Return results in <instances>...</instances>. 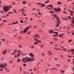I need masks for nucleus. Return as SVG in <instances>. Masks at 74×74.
Segmentation results:
<instances>
[{
  "label": "nucleus",
  "instance_id": "obj_64",
  "mask_svg": "<svg viewBox=\"0 0 74 74\" xmlns=\"http://www.w3.org/2000/svg\"><path fill=\"white\" fill-rule=\"evenodd\" d=\"M53 43V42H50V44H52Z\"/></svg>",
  "mask_w": 74,
  "mask_h": 74
},
{
  "label": "nucleus",
  "instance_id": "obj_39",
  "mask_svg": "<svg viewBox=\"0 0 74 74\" xmlns=\"http://www.w3.org/2000/svg\"><path fill=\"white\" fill-rule=\"evenodd\" d=\"M72 41V40L71 39L68 41V42H71V41Z\"/></svg>",
  "mask_w": 74,
  "mask_h": 74
},
{
  "label": "nucleus",
  "instance_id": "obj_40",
  "mask_svg": "<svg viewBox=\"0 0 74 74\" xmlns=\"http://www.w3.org/2000/svg\"><path fill=\"white\" fill-rule=\"evenodd\" d=\"M13 51L14 52H17V50H13Z\"/></svg>",
  "mask_w": 74,
  "mask_h": 74
},
{
  "label": "nucleus",
  "instance_id": "obj_46",
  "mask_svg": "<svg viewBox=\"0 0 74 74\" xmlns=\"http://www.w3.org/2000/svg\"><path fill=\"white\" fill-rule=\"evenodd\" d=\"M0 13L1 14H3V13H4V12H3V11L2 10H1V12H0Z\"/></svg>",
  "mask_w": 74,
  "mask_h": 74
},
{
  "label": "nucleus",
  "instance_id": "obj_15",
  "mask_svg": "<svg viewBox=\"0 0 74 74\" xmlns=\"http://www.w3.org/2000/svg\"><path fill=\"white\" fill-rule=\"evenodd\" d=\"M25 11V9L23 8L22 10H21V11L22 12V13H23V12H24Z\"/></svg>",
  "mask_w": 74,
  "mask_h": 74
},
{
  "label": "nucleus",
  "instance_id": "obj_58",
  "mask_svg": "<svg viewBox=\"0 0 74 74\" xmlns=\"http://www.w3.org/2000/svg\"><path fill=\"white\" fill-rule=\"evenodd\" d=\"M70 60H70V59H69L67 60V62H70Z\"/></svg>",
  "mask_w": 74,
  "mask_h": 74
},
{
  "label": "nucleus",
  "instance_id": "obj_22",
  "mask_svg": "<svg viewBox=\"0 0 74 74\" xmlns=\"http://www.w3.org/2000/svg\"><path fill=\"white\" fill-rule=\"evenodd\" d=\"M41 6L42 7H44L45 6V4H42Z\"/></svg>",
  "mask_w": 74,
  "mask_h": 74
},
{
  "label": "nucleus",
  "instance_id": "obj_52",
  "mask_svg": "<svg viewBox=\"0 0 74 74\" xmlns=\"http://www.w3.org/2000/svg\"><path fill=\"white\" fill-rule=\"evenodd\" d=\"M70 13H71L72 14V13H73L74 12L72 10H71L70 12Z\"/></svg>",
  "mask_w": 74,
  "mask_h": 74
},
{
  "label": "nucleus",
  "instance_id": "obj_49",
  "mask_svg": "<svg viewBox=\"0 0 74 74\" xmlns=\"http://www.w3.org/2000/svg\"><path fill=\"white\" fill-rule=\"evenodd\" d=\"M59 36L60 37H63V36L61 34H59Z\"/></svg>",
  "mask_w": 74,
  "mask_h": 74
},
{
  "label": "nucleus",
  "instance_id": "obj_20",
  "mask_svg": "<svg viewBox=\"0 0 74 74\" xmlns=\"http://www.w3.org/2000/svg\"><path fill=\"white\" fill-rule=\"evenodd\" d=\"M71 27H73L74 26V23H72L71 24Z\"/></svg>",
  "mask_w": 74,
  "mask_h": 74
},
{
  "label": "nucleus",
  "instance_id": "obj_56",
  "mask_svg": "<svg viewBox=\"0 0 74 74\" xmlns=\"http://www.w3.org/2000/svg\"><path fill=\"white\" fill-rule=\"evenodd\" d=\"M46 8H47V9H48V10H49V9H50V8H49V7H48V6H47Z\"/></svg>",
  "mask_w": 74,
  "mask_h": 74
},
{
  "label": "nucleus",
  "instance_id": "obj_50",
  "mask_svg": "<svg viewBox=\"0 0 74 74\" xmlns=\"http://www.w3.org/2000/svg\"><path fill=\"white\" fill-rule=\"evenodd\" d=\"M38 14H39V15H42V14L40 12H38Z\"/></svg>",
  "mask_w": 74,
  "mask_h": 74
},
{
  "label": "nucleus",
  "instance_id": "obj_7",
  "mask_svg": "<svg viewBox=\"0 0 74 74\" xmlns=\"http://www.w3.org/2000/svg\"><path fill=\"white\" fill-rule=\"evenodd\" d=\"M34 37H37V38H39L40 37V36L38 34H36V35L34 36Z\"/></svg>",
  "mask_w": 74,
  "mask_h": 74
},
{
  "label": "nucleus",
  "instance_id": "obj_55",
  "mask_svg": "<svg viewBox=\"0 0 74 74\" xmlns=\"http://www.w3.org/2000/svg\"><path fill=\"white\" fill-rule=\"evenodd\" d=\"M37 4H38V5H40V4H41L40 3H38V2H37Z\"/></svg>",
  "mask_w": 74,
  "mask_h": 74
},
{
  "label": "nucleus",
  "instance_id": "obj_54",
  "mask_svg": "<svg viewBox=\"0 0 74 74\" xmlns=\"http://www.w3.org/2000/svg\"><path fill=\"white\" fill-rule=\"evenodd\" d=\"M30 33H31V32H29L27 33V34H30Z\"/></svg>",
  "mask_w": 74,
  "mask_h": 74
},
{
  "label": "nucleus",
  "instance_id": "obj_18",
  "mask_svg": "<svg viewBox=\"0 0 74 74\" xmlns=\"http://www.w3.org/2000/svg\"><path fill=\"white\" fill-rule=\"evenodd\" d=\"M26 3V1H23V4H25Z\"/></svg>",
  "mask_w": 74,
  "mask_h": 74
},
{
  "label": "nucleus",
  "instance_id": "obj_63",
  "mask_svg": "<svg viewBox=\"0 0 74 74\" xmlns=\"http://www.w3.org/2000/svg\"><path fill=\"white\" fill-rule=\"evenodd\" d=\"M15 23L16 24V23H18V21H16V22H15Z\"/></svg>",
  "mask_w": 74,
  "mask_h": 74
},
{
  "label": "nucleus",
  "instance_id": "obj_57",
  "mask_svg": "<svg viewBox=\"0 0 74 74\" xmlns=\"http://www.w3.org/2000/svg\"><path fill=\"white\" fill-rule=\"evenodd\" d=\"M25 56V55H26V54H25V53H24V54H23L22 55V56Z\"/></svg>",
  "mask_w": 74,
  "mask_h": 74
},
{
  "label": "nucleus",
  "instance_id": "obj_42",
  "mask_svg": "<svg viewBox=\"0 0 74 74\" xmlns=\"http://www.w3.org/2000/svg\"><path fill=\"white\" fill-rule=\"evenodd\" d=\"M18 53H21V50L18 51Z\"/></svg>",
  "mask_w": 74,
  "mask_h": 74
},
{
  "label": "nucleus",
  "instance_id": "obj_45",
  "mask_svg": "<svg viewBox=\"0 0 74 74\" xmlns=\"http://www.w3.org/2000/svg\"><path fill=\"white\" fill-rule=\"evenodd\" d=\"M13 11H14V13H17V12H16V11H15V10L14 9Z\"/></svg>",
  "mask_w": 74,
  "mask_h": 74
},
{
  "label": "nucleus",
  "instance_id": "obj_53",
  "mask_svg": "<svg viewBox=\"0 0 74 74\" xmlns=\"http://www.w3.org/2000/svg\"><path fill=\"white\" fill-rule=\"evenodd\" d=\"M20 71H22V68H21V67H20Z\"/></svg>",
  "mask_w": 74,
  "mask_h": 74
},
{
  "label": "nucleus",
  "instance_id": "obj_38",
  "mask_svg": "<svg viewBox=\"0 0 74 74\" xmlns=\"http://www.w3.org/2000/svg\"><path fill=\"white\" fill-rule=\"evenodd\" d=\"M34 71H35V72H36V71H37V70L35 68H34Z\"/></svg>",
  "mask_w": 74,
  "mask_h": 74
},
{
  "label": "nucleus",
  "instance_id": "obj_4",
  "mask_svg": "<svg viewBox=\"0 0 74 74\" xmlns=\"http://www.w3.org/2000/svg\"><path fill=\"white\" fill-rule=\"evenodd\" d=\"M3 11L5 12H8L9 10V8H8V7L7 6H5L3 8Z\"/></svg>",
  "mask_w": 74,
  "mask_h": 74
},
{
  "label": "nucleus",
  "instance_id": "obj_36",
  "mask_svg": "<svg viewBox=\"0 0 74 74\" xmlns=\"http://www.w3.org/2000/svg\"><path fill=\"white\" fill-rule=\"evenodd\" d=\"M56 65L57 66H58V67H59V66H60V65L59 64H56Z\"/></svg>",
  "mask_w": 74,
  "mask_h": 74
},
{
  "label": "nucleus",
  "instance_id": "obj_9",
  "mask_svg": "<svg viewBox=\"0 0 74 74\" xmlns=\"http://www.w3.org/2000/svg\"><path fill=\"white\" fill-rule=\"evenodd\" d=\"M29 55L30 56H31V57H34V55H33V53H30L29 54Z\"/></svg>",
  "mask_w": 74,
  "mask_h": 74
},
{
  "label": "nucleus",
  "instance_id": "obj_26",
  "mask_svg": "<svg viewBox=\"0 0 74 74\" xmlns=\"http://www.w3.org/2000/svg\"><path fill=\"white\" fill-rule=\"evenodd\" d=\"M2 41H5V38H3L2 39H1Z\"/></svg>",
  "mask_w": 74,
  "mask_h": 74
},
{
  "label": "nucleus",
  "instance_id": "obj_59",
  "mask_svg": "<svg viewBox=\"0 0 74 74\" xmlns=\"http://www.w3.org/2000/svg\"><path fill=\"white\" fill-rule=\"evenodd\" d=\"M20 61H21V60L19 59H18L17 60V62H20Z\"/></svg>",
  "mask_w": 74,
  "mask_h": 74
},
{
  "label": "nucleus",
  "instance_id": "obj_16",
  "mask_svg": "<svg viewBox=\"0 0 74 74\" xmlns=\"http://www.w3.org/2000/svg\"><path fill=\"white\" fill-rule=\"evenodd\" d=\"M57 4H62V3L58 1L57 2Z\"/></svg>",
  "mask_w": 74,
  "mask_h": 74
},
{
  "label": "nucleus",
  "instance_id": "obj_13",
  "mask_svg": "<svg viewBox=\"0 0 74 74\" xmlns=\"http://www.w3.org/2000/svg\"><path fill=\"white\" fill-rule=\"evenodd\" d=\"M53 69L55 70H57V68H53L51 69V70H53Z\"/></svg>",
  "mask_w": 74,
  "mask_h": 74
},
{
  "label": "nucleus",
  "instance_id": "obj_25",
  "mask_svg": "<svg viewBox=\"0 0 74 74\" xmlns=\"http://www.w3.org/2000/svg\"><path fill=\"white\" fill-rule=\"evenodd\" d=\"M53 17H55V18H56V17H57V15L56 14H54L53 15Z\"/></svg>",
  "mask_w": 74,
  "mask_h": 74
},
{
  "label": "nucleus",
  "instance_id": "obj_11",
  "mask_svg": "<svg viewBox=\"0 0 74 74\" xmlns=\"http://www.w3.org/2000/svg\"><path fill=\"white\" fill-rule=\"evenodd\" d=\"M18 38L19 40H22V38H21V37L20 36H19L18 37Z\"/></svg>",
  "mask_w": 74,
  "mask_h": 74
},
{
  "label": "nucleus",
  "instance_id": "obj_19",
  "mask_svg": "<svg viewBox=\"0 0 74 74\" xmlns=\"http://www.w3.org/2000/svg\"><path fill=\"white\" fill-rule=\"evenodd\" d=\"M8 8L10 10V8H12V6L10 5L9 6H8Z\"/></svg>",
  "mask_w": 74,
  "mask_h": 74
},
{
  "label": "nucleus",
  "instance_id": "obj_5",
  "mask_svg": "<svg viewBox=\"0 0 74 74\" xmlns=\"http://www.w3.org/2000/svg\"><path fill=\"white\" fill-rule=\"evenodd\" d=\"M29 27H27L26 28H25L24 30L23 31V33H25V32H27V30L29 28Z\"/></svg>",
  "mask_w": 74,
  "mask_h": 74
},
{
  "label": "nucleus",
  "instance_id": "obj_17",
  "mask_svg": "<svg viewBox=\"0 0 74 74\" xmlns=\"http://www.w3.org/2000/svg\"><path fill=\"white\" fill-rule=\"evenodd\" d=\"M53 33H54V34H55L56 35H58V32H53Z\"/></svg>",
  "mask_w": 74,
  "mask_h": 74
},
{
  "label": "nucleus",
  "instance_id": "obj_30",
  "mask_svg": "<svg viewBox=\"0 0 74 74\" xmlns=\"http://www.w3.org/2000/svg\"><path fill=\"white\" fill-rule=\"evenodd\" d=\"M66 12V10H65L63 12L64 14H67V12Z\"/></svg>",
  "mask_w": 74,
  "mask_h": 74
},
{
  "label": "nucleus",
  "instance_id": "obj_2",
  "mask_svg": "<svg viewBox=\"0 0 74 74\" xmlns=\"http://www.w3.org/2000/svg\"><path fill=\"white\" fill-rule=\"evenodd\" d=\"M56 19L57 21L56 27H58V26H59V23H60V19H59V17H57L56 18Z\"/></svg>",
  "mask_w": 74,
  "mask_h": 74
},
{
  "label": "nucleus",
  "instance_id": "obj_8",
  "mask_svg": "<svg viewBox=\"0 0 74 74\" xmlns=\"http://www.w3.org/2000/svg\"><path fill=\"white\" fill-rule=\"evenodd\" d=\"M49 34H52L53 33V30L52 29L50 30V31L49 32Z\"/></svg>",
  "mask_w": 74,
  "mask_h": 74
},
{
  "label": "nucleus",
  "instance_id": "obj_6",
  "mask_svg": "<svg viewBox=\"0 0 74 74\" xmlns=\"http://www.w3.org/2000/svg\"><path fill=\"white\" fill-rule=\"evenodd\" d=\"M7 50H4V51L3 52V55H5V53H7Z\"/></svg>",
  "mask_w": 74,
  "mask_h": 74
},
{
  "label": "nucleus",
  "instance_id": "obj_24",
  "mask_svg": "<svg viewBox=\"0 0 74 74\" xmlns=\"http://www.w3.org/2000/svg\"><path fill=\"white\" fill-rule=\"evenodd\" d=\"M54 12L53 11H52L50 12V14H53Z\"/></svg>",
  "mask_w": 74,
  "mask_h": 74
},
{
  "label": "nucleus",
  "instance_id": "obj_62",
  "mask_svg": "<svg viewBox=\"0 0 74 74\" xmlns=\"http://www.w3.org/2000/svg\"><path fill=\"white\" fill-rule=\"evenodd\" d=\"M15 53L13 52V53H12V55H14V54H15Z\"/></svg>",
  "mask_w": 74,
  "mask_h": 74
},
{
  "label": "nucleus",
  "instance_id": "obj_27",
  "mask_svg": "<svg viewBox=\"0 0 74 74\" xmlns=\"http://www.w3.org/2000/svg\"><path fill=\"white\" fill-rule=\"evenodd\" d=\"M72 22H71V23H74V19L73 20V18H72Z\"/></svg>",
  "mask_w": 74,
  "mask_h": 74
},
{
  "label": "nucleus",
  "instance_id": "obj_10",
  "mask_svg": "<svg viewBox=\"0 0 74 74\" xmlns=\"http://www.w3.org/2000/svg\"><path fill=\"white\" fill-rule=\"evenodd\" d=\"M0 67L1 68H2V69H3V68L4 67V65L3 64H1L0 65Z\"/></svg>",
  "mask_w": 74,
  "mask_h": 74
},
{
  "label": "nucleus",
  "instance_id": "obj_60",
  "mask_svg": "<svg viewBox=\"0 0 74 74\" xmlns=\"http://www.w3.org/2000/svg\"><path fill=\"white\" fill-rule=\"evenodd\" d=\"M24 66H25V67H26V65L25 64V63L24 64H23Z\"/></svg>",
  "mask_w": 74,
  "mask_h": 74
},
{
  "label": "nucleus",
  "instance_id": "obj_14",
  "mask_svg": "<svg viewBox=\"0 0 74 74\" xmlns=\"http://www.w3.org/2000/svg\"><path fill=\"white\" fill-rule=\"evenodd\" d=\"M3 65L5 67L7 66V64L6 63H4V64H3Z\"/></svg>",
  "mask_w": 74,
  "mask_h": 74
},
{
  "label": "nucleus",
  "instance_id": "obj_1",
  "mask_svg": "<svg viewBox=\"0 0 74 74\" xmlns=\"http://www.w3.org/2000/svg\"><path fill=\"white\" fill-rule=\"evenodd\" d=\"M34 60V58H29V57H26L22 59V61L25 63H26L27 62H29L31 61H33Z\"/></svg>",
  "mask_w": 74,
  "mask_h": 74
},
{
  "label": "nucleus",
  "instance_id": "obj_29",
  "mask_svg": "<svg viewBox=\"0 0 74 74\" xmlns=\"http://www.w3.org/2000/svg\"><path fill=\"white\" fill-rule=\"evenodd\" d=\"M60 71L62 73H64V71L61 70Z\"/></svg>",
  "mask_w": 74,
  "mask_h": 74
},
{
  "label": "nucleus",
  "instance_id": "obj_28",
  "mask_svg": "<svg viewBox=\"0 0 74 74\" xmlns=\"http://www.w3.org/2000/svg\"><path fill=\"white\" fill-rule=\"evenodd\" d=\"M54 59L56 60H58V59L57 58H54Z\"/></svg>",
  "mask_w": 74,
  "mask_h": 74
},
{
  "label": "nucleus",
  "instance_id": "obj_35",
  "mask_svg": "<svg viewBox=\"0 0 74 74\" xmlns=\"http://www.w3.org/2000/svg\"><path fill=\"white\" fill-rule=\"evenodd\" d=\"M20 23H23V21L22 20L20 21Z\"/></svg>",
  "mask_w": 74,
  "mask_h": 74
},
{
  "label": "nucleus",
  "instance_id": "obj_12",
  "mask_svg": "<svg viewBox=\"0 0 74 74\" xmlns=\"http://www.w3.org/2000/svg\"><path fill=\"white\" fill-rule=\"evenodd\" d=\"M48 54H49V55H52V53L50 51H48Z\"/></svg>",
  "mask_w": 74,
  "mask_h": 74
},
{
  "label": "nucleus",
  "instance_id": "obj_3",
  "mask_svg": "<svg viewBox=\"0 0 74 74\" xmlns=\"http://www.w3.org/2000/svg\"><path fill=\"white\" fill-rule=\"evenodd\" d=\"M53 10L54 11L56 12H60V11H61V8H60V7H58L57 8H54Z\"/></svg>",
  "mask_w": 74,
  "mask_h": 74
},
{
  "label": "nucleus",
  "instance_id": "obj_33",
  "mask_svg": "<svg viewBox=\"0 0 74 74\" xmlns=\"http://www.w3.org/2000/svg\"><path fill=\"white\" fill-rule=\"evenodd\" d=\"M18 47H19V48H22V46H20V45H18Z\"/></svg>",
  "mask_w": 74,
  "mask_h": 74
},
{
  "label": "nucleus",
  "instance_id": "obj_31",
  "mask_svg": "<svg viewBox=\"0 0 74 74\" xmlns=\"http://www.w3.org/2000/svg\"><path fill=\"white\" fill-rule=\"evenodd\" d=\"M34 44H36V45H37L38 44V43L37 42H36L34 43Z\"/></svg>",
  "mask_w": 74,
  "mask_h": 74
},
{
  "label": "nucleus",
  "instance_id": "obj_34",
  "mask_svg": "<svg viewBox=\"0 0 74 74\" xmlns=\"http://www.w3.org/2000/svg\"><path fill=\"white\" fill-rule=\"evenodd\" d=\"M74 51V49H72L71 50V52H73Z\"/></svg>",
  "mask_w": 74,
  "mask_h": 74
},
{
  "label": "nucleus",
  "instance_id": "obj_48",
  "mask_svg": "<svg viewBox=\"0 0 74 74\" xmlns=\"http://www.w3.org/2000/svg\"><path fill=\"white\" fill-rule=\"evenodd\" d=\"M14 57L16 58H17V57H18V56L17 55H15Z\"/></svg>",
  "mask_w": 74,
  "mask_h": 74
},
{
  "label": "nucleus",
  "instance_id": "obj_41",
  "mask_svg": "<svg viewBox=\"0 0 74 74\" xmlns=\"http://www.w3.org/2000/svg\"><path fill=\"white\" fill-rule=\"evenodd\" d=\"M32 14L34 15H35V16H37V15L36 14L34 13H33Z\"/></svg>",
  "mask_w": 74,
  "mask_h": 74
},
{
  "label": "nucleus",
  "instance_id": "obj_47",
  "mask_svg": "<svg viewBox=\"0 0 74 74\" xmlns=\"http://www.w3.org/2000/svg\"><path fill=\"white\" fill-rule=\"evenodd\" d=\"M22 14L23 15H24V16H26V14H24L23 13H22Z\"/></svg>",
  "mask_w": 74,
  "mask_h": 74
},
{
  "label": "nucleus",
  "instance_id": "obj_23",
  "mask_svg": "<svg viewBox=\"0 0 74 74\" xmlns=\"http://www.w3.org/2000/svg\"><path fill=\"white\" fill-rule=\"evenodd\" d=\"M37 42H38V43H41V41L40 40H38Z\"/></svg>",
  "mask_w": 74,
  "mask_h": 74
},
{
  "label": "nucleus",
  "instance_id": "obj_37",
  "mask_svg": "<svg viewBox=\"0 0 74 74\" xmlns=\"http://www.w3.org/2000/svg\"><path fill=\"white\" fill-rule=\"evenodd\" d=\"M48 3H49V1H47L46 2H45V4H47Z\"/></svg>",
  "mask_w": 74,
  "mask_h": 74
},
{
  "label": "nucleus",
  "instance_id": "obj_44",
  "mask_svg": "<svg viewBox=\"0 0 74 74\" xmlns=\"http://www.w3.org/2000/svg\"><path fill=\"white\" fill-rule=\"evenodd\" d=\"M31 48L32 49H34V46H31Z\"/></svg>",
  "mask_w": 74,
  "mask_h": 74
},
{
  "label": "nucleus",
  "instance_id": "obj_32",
  "mask_svg": "<svg viewBox=\"0 0 74 74\" xmlns=\"http://www.w3.org/2000/svg\"><path fill=\"white\" fill-rule=\"evenodd\" d=\"M68 18H69V19H70V20H71V16H69L68 17Z\"/></svg>",
  "mask_w": 74,
  "mask_h": 74
},
{
  "label": "nucleus",
  "instance_id": "obj_51",
  "mask_svg": "<svg viewBox=\"0 0 74 74\" xmlns=\"http://www.w3.org/2000/svg\"><path fill=\"white\" fill-rule=\"evenodd\" d=\"M37 27V26L36 25L34 26L33 27L34 29H35V28H36V27Z\"/></svg>",
  "mask_w": 74,
  "mask_h": 74
},
{
  "label": "nucleus",
  "instance_id": "obj_61",
  "mask_svg": "<svg viewBox=\"0 0 74 74\" xmlns=\"http://www.w3.org/2000/svg\"><path fill=\"white\" fill-rule=\"evenodd\" d=\"M15 24H16L15 22H14L12 24V25H15Z\"/></svg>",
  "mask_w": 74,
  "mask_h": 74
},
{
  "label": "nucleus",
  "instance_id": "obj_43",
  "mask_svg": "<svg viewBox=\"0 0 74 74\" xmlns=\"http://www.w3.org/2000/svg\"><path fill=\"white\" fill-rule=\"evenodd\" d=\"M43 46H44V45H40V47L41 48H42L43 47Z\"/></svg>",
  "mask_w": 74,
  "mask_h": 74
},
{
  "label": "nucleus",
  "instance_id": "obj_21",
  "mask_svg": "<svg viewBox=\"0 0 74 74\" xmlns=\"http://www.w3.org/2000/svg\"><path fill=\"white\" fill-rule=\"evenodd\" d=\"M48 7H51V8H52V5H50L48 6Z\"/></svg>",
  "mask_w": 74,
  "mask_h": 74
}]
</instances>
